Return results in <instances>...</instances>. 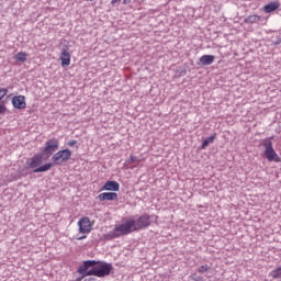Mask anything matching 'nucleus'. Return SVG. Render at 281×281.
Returning <instances> with one entry per match:
<instances>
[{"label":"nucleus","instance_id":"nucleus-25","mask_svg":"<svg viewBox=\"0 0 281 281\" xmlns=\"http://www.w3.org/2000/svg\"><path fill=\"white\" fill-rule=\"evenodd\" d=\"M133 0H123V5H128Z\"/></svg>","mask_w":281,"mask_h":281},{"label":"nucleus","instance_id":"nucleus-13","mask_svg":"<svg viewBox=\"0 0 281 281\" xmlns=\"http://www.w3.org/2000/svg\"><path fill=\"white\" fill-rule=\"evenodd\" d=\"M279 8H280V2L278 1L269 2L263 7V12H266V14H271V12H276V10H278Z\"/></svg>","mask_w":281,"mask_h":281},{"label":"nucleus","instance_id":"nucleus-12","mask_svg":"<svg viewBox=\"0 0 281 281\" xmlns=\"http://www.w3.org/2000/svg\"><path fill=\"white\" fill-rule=\"evenodd\" d=\"M99 201H117V193L115 192H104L98 195Z\"/></svg>","mask_w":281,"mask_h":281},{"label":"nucleus","instance_id":"nucleus-7","mask_svg":"<svg viewBox=\"0 0 281 281\" xmlns=\"http://www.w3.org/2000/svg\"><path fill=\"white\" fill-rule=\"evenodd\" d=\"M79 234H89L91 233V220L89 217H82L78 222Z\"/></svg>","mask_w":281,"mask_h":281},{"label":"nucleus","instance_id":"nucleus-11","mask_svg":"<svg viewBox=\"0 0 281 281\" xmlns=\"http://www.w3.org/2000/svg\"><path fill=\"white\" fill-rule=\"evenodd\" d=\"M12 104L14 109H25L26 103H25V97L24 95H16L12 98Z\"/></svg>","mask_w":281,"mask_h":281},{"label":"nucleus","instance_id":"nucleus-9","mask_svg":"<svg viewBox=\"0 0 281 281\" xmlns=\"http://www.w3.org/2000/svg\"><path fill=\"white\" fill-rule=\"evenodd\" d=\"M8 95V89L1 88L0 89V115H5L8 112V108L5 106V101L3 100L4 97Z\"/></svg>","mask_w":281,"mask_h":281},{"label":"nucleus","instance_id":"nucleus-18","mask_svg":"<svg viewBox=\"0 0 281 281\" xmlns=\"http://www.w3.org/2000/svg\"><path fill=\"white\" fill-rule=\"evenodd\" d=\"M271 278L274 280L281 279V266L270 272Z\"/></svg>","mask_w":281,"mask_h":281},{"label":"nucleus","instance_id":"nucleus-3","mask_svg":"<svg viewBox=\"0 0 281 281\" xmlns=\"http://www.w3.org/2000/svg\"><path fill=\"white\" fill-rule=\"evenodd\" d=\"M262 146L265 149V155L268 161H276L277 164H280L281 159L280 156L276 153V149H273V143L270 138H266L262 142Z\"/></svg>","mask_w":281,"mask_h":281},{"label":"nucleus","instance_id":"nucleus-16","mask_svg":"<svg viewBox=\"0 0 281 281\" xmlns=\"http://www.w3.org/2000/svg\"><path fill=\"white\" fill-rule=\"evenodd\" d=\"M214 139H216V134H213L212 136H209L206 139H204L201 146L202 150H205L210 144H214Z\"/></svg>","mask_w":281,"mask_h":281},{"label":"nucleus","instance_id":"nucleus-26","mask_svg":"<svg viewBox=\"0 0 281 281\" xmlns=\"http://www.w3.org/2000/svg\"><path fill=\"white\" fill-rule=\"evenodd\" d=\"M85 238H87V235H83V236L77 238V240H85Z\"/></svg>","mask_w":281,"mask_h":281},{"label":"nucleus","instance_id":"nucleus-23","mask_svg":"<svg viewBox=\"0 0 281 281\" xmlns=\"http://www.w3.org/2000/svg\"><path fill=\"white\" fill-rule=\"evenodd\" d=\"M76 144H78V140H76V139L68 142V146H76Z\"/></svg>","mask_w":281,"mask_h":281},{"label":"nucleus","instance_id":"nucleus-19","mask_svg":"<svg viewBox=\"0 0 281 281\" xmlns=\"http://www.w3.org/2000/svg\"><path fill=\"white\" fill-rule=\"evenodd\" d=\"M260 21V15H249L248 18L245 19V23H258Z\"/></svg>","mask_w":281,"mask_h":281},{"label":"nucleus","instance_id":"nucleus-17","mask_svg":"<svg viewBox=\"0 0 281 281\" xmlns=\"http://www.w3.org/2000/svg\"><path fill=\"white\" fill-rule=\"evenodd\" d=\"M13 58L16 63H25V60H27V53L20 52L15 54Z\"/></svg>","mask_w":281,"mask_h":281},{"label":"nucleus","instance_id":"nucleus-6","mask_svg":"<svg viewBox=\"0 0 281 281\" xmlns=\"http://www.w3.org/2000/svg\"><path fill=\"white\" fill-rule=\"evenodd\" d=\"M43 154H36L34 157L26 160V166L30 170H36L43 165Z\"/></svg>","mask_w":281,"mask_h":281},{"label":"nucleus","instance_id":"nucleus-24","mask_svg":"<svg viewBox=\"0 0 281 281\" xmlns=\"http://www.w3.org/2000/svg\"><path fill=\"white\" fill-rule=\"evenodd\" d=\"M117 3H122V0H112L111 5H117Z\"/></svg>","mask_w":281,"mask_h":281},{"label":"nucleus","instance_id":"nucleus-15","mask_svg":"<svg viewBox=\"0 0 281 281\" xmlns=\"http://www.w3.org/2000/svg\"><path fill=\"white\" fill-rule=\"evenodd\" d=\"M54 162H48V164H45L43 166H38L37 169L33 170V172L35 173H38V172H47V170H52V168H54Z\"/></svg>","mask_w":281,"mask_h":281},{"label":"nucleus","instance_id":"nucleus-21","mask_svg":"<svg viewBox=\"0 0 281 281\" xmlns=\"http://www.w3.org/2000/svg\"><path fill=\"white\" fill-rule=\"evenodd\" d=\"M191 280L203 281V278L202 277H198L196 274H191Z\"/></svg>","mask_w":281,"mask_h":281},{"label":"nucleus","instance_id":"nucleus-2","mask_svg":"<svg viewBox=\"0 0 281 281\" xmlns=\"http://www.w3.org/2000/svg\"><path fill=\"white\" fill-rule=\"evenodd\" d=\"M113 263L95 260L83 261V265L78 268V273L81 276L76 281H82L83 278L94 276L95 278H106L111 276Z\"/></svg>","mask_w":281,"mask_h":281},{"label":"nucleus","instance_id":"nucleus-1","mask_svg":"<svg viewBox=\"0 0 281 281\" xmlns=\"http://www.w3.org/2000/svg\"><path fill=\"white\" fill-rule=\"evenodd\" d=\"M150 226V216L148 214H143L137 220H130L124 224H120L114 227L113 231L104 235L105 240H113L114 238H120V236H126L131 232H138V229H144Z\"/></svg>","mask_w":281,"mask_h":281},{"label":"nucleus","instance_id":"nucleus-22","mask_svg":"<svg viewBox=\"0 0 281 281\" xmlns=\"http://www.w3.org/2000/svg\"><path fill=\"white\" fill-rule=\"evenodd\" d=\"M135 161H137V157L131 156L130 159L127 160V164H135Z\"/></svg>","mask_w":281,"mask_h":281},{"label":"nucleus","instance_id":"nucleus-4","mask_svg":"<svg viewBox=\"0 0 281 281\" xmlns=\"http://www.w3.org/2000/svg\"><path fill=\"white\" fill-rule=\"evenodd\" d=\"M70 159L71 150L69 149L59 150L52 157V161L55 166H63V164H67V161Z\"/></svg>","mask_w":281,"mask_h":281},{"label":"nucleus","instance_id":"nucleus-14","mask_svg":"<svg viewBox=\"0 0 281 281\" xmlns=\"http://www.w3.org/2000/svg\"><path fill=\"white\" fill-rule=\"evenodd\" d=\"M216 57L214 55H203L200 57V63L199 65H203V67H207V65H212L214 63Z\"/></svg>","mask_w":281,"mask_h":281},{"label":"nucleus","instance_id":"nucleus-20","mask_svg":"<svg viewBox=\"0 0 281 281\" xmlns=\"http://www.w3.org/2000/svg\"><path fill=\"white\" fill-rule=\"evenodd\" d=\"M207 271H210V266L207 265L201 266L200 268H198L199 273H207Z\"/></svg>","mask_w":281,"mask_h":281},{"label":"nucleus","instance_id":"nucleus-8","mask_svg":"<svg viewBox=\"0 0 281 281\" xmlns=\"http://www.w3.org/2000/svg\"><path fill=\"white\" fill-rule=\"evenodd\" d=\"M59 59L61 61V67H69V65H71V55L69 54V50H68L67 46H65L61 49V54L59 56Z\"/></svg>","mask_w":281,"mask_h":281},{"label":"nucleus","instance_id":"nucleus-5","mask_svg":"<svg viewBox=\"0 0 281 281\" xmlns=\"http://www.w3.org/2000/svg\"><path fill=\"white\" fill-rule=\"evenodd\" d=\"M58 148H59L58 138H52L45 143V147L41 154L44 157L48 158V157H52V155H54L56 150H58Z\"/></svg>","mask_w":281,"mask_h":281},{"label":"nucleus","instance_id":"nucleus-10","mask_svg":"<svg viewBox=\"0 0 281 281\" xmlns=\"http://www.w3.org/2000/svg\"><path fill=\"white\" fill-rule=\"evenodd\" d=\"M101 190H106L108 192H120V184L117 181L109 180L104 183Z\"/></svg>","mask_w":281,"mask_h":281}]
</instances>
